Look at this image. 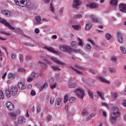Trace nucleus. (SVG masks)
<instances>
[{
	"instance_id": "1",
	"label": "nucleus",
	"mask_w": 126,
	"mask_h": 126,
	"mask_svg": "<svg viewBox=\"0 0 126 126\" xmlns=\"http://www.w3.org/2000/svg\"><path fill=\"white\" fill-rule=\"evenodd\" d=\"M113 112L110 115V123L112 125L116 124L117 122V119L121 116V112L116 106L113 107L112 108Z\"/></svg>"
},
{
	"instance_id": "2",
	"label": "nucleus",
	"mask_w": 126,
	"mask_h": 126,
	"mask_svg": "<svg viewBox=\"0 0 126 126\" xmlns=\"http://www.w3.org/2000/svg\"><path fill=\"white\" fill-rule=\"evenodd\" d=\"M14 1L17 5L22 7H27L31 4V2L28 0H14Z\"/></svg>"
},
{
	"instance_id": "3",
	"label": "nucleus",
	"mask_w": 126,
	"mask_h": 126,
	"mask_svg": "<svg viewBox=\"0 0 126 126\" xmlns=\"http://www.w3.org/2000/svg\"><path fill=\"white\" fill-rule=\"evenodd\" d=\"M85 91L80 87L77 88L75 91V94L80 99H83L84 98V96H85Z\"/></svg>"
},
{
	"instance_id": "4",
	"label": "nucleus",
	"mask_w": 126,
	"mask_h": 126,
	"mask_svg": "<svg viewBox=\"0 0 126 126\" xmlns=\"http://www.w3.org/2000/svg\"><path fill=\"white\" fill-rule=\"evenodd\" d=\"M59 49L62 52H65V53H70V51H71L70 47L63 44L60 45Z\"/></svg>"
},
{
	"instance_id": "5",
	"label": "nucleus",
	"mask_w": 126,
	"mask_h": 126,
	"mask_svg": "<svg viewBox=\"0 0 126 126\" xmlns=\"http://www.w3.org/2000/svg\"><path fill=\"white\" fill-rule=\"evenodd\" d=\"M90 19L94 23H100L101 22V18L94 14H91L90 16Z\"/></svg>"
},
{
	"instance_id": "6",
	"label": "nucleus",
	"mask_w": 126,
	"mask_h": 126,
	"mask_svg": "<svg viewBox=\"0 0 126 126\" xmlns=\"http://www.w3.org/2000/svg\"><path fill=\"white\" fill-rule=\"evenodd\" d=\"M0 23H2V24H3V25H5L6 27H7L8 28H9V29H10L11 30H15V28L10 25V24H9L8 22H7L6 20H5L4 19L0 18Z\"/></svg>"
},
{
	"instance_id": "7",
	"label": "nucleus",
	"mask_w": 126,
	"mask_h": 126,
	"mask_svg": "<svg viewBox=\"0 0 126 126\" xmlns=\"http://www.w3.org/2000/svg\"><path fill=\"white\" fill-rule=\"evenodd\" d=\"M117 40L120 44H123L124 43V38L123 37V34L120 32H117Z\"/></svg>"
},
{
	"instance_id": "8",
	"label": "nucleus",
	"mask_w": 126,
	"mask_h": 126,
	"mask_svg": "<svg viewBox=\"0 0 126 126\" xmlns=\"http://www.w3.org/2000/svg\"><path fill=\"white\" fill-rule=\"evenodd\" d=\"M50 60H51V61L54 62V63H57V64H59L61 65H64V66L66 65V64L64 63L61 62V61H60L57 58L51 57L50 58Z\"/></svg>"
},
{
	"instance_id": "9",
	"label": "nucleus",
	"mask_w": 126,
	"mask_h": 126,
	"mask_svg": "<svg viewBox=\"0 0 126 126\" xmlns=\"http://www.w3.org/2000/svg\"><path fill=\"white\" fill-rule=\"evenodd\" d=\"M62 106H63L62 99L60 98H57L56 100V103L55 104V108H62Z\"/></svg>"
},
{
	"instance_id": "10",
	"label": "nucleus",
	"mask_w": 126,
	"mask_h": 126,
	"mask_svg": "<svg viewBox=\"0 0 126 126\" xmlns=\"http://www.w3.org/2000/svg\"><path fill=\"white\" fill-rule=\"evenodd\" d=\"M17 87L20 90L23 91L26 89V84L23 82H20L17 84Z\"/></svg>"
},
{
	"instance_id": "11",
	"label": "nucleus",
	"mask_w": 126,
	"mask_h": 126,
	"mask_svg": "<svg viewBox=\"0 0 126 126\" xmlns=\"http://www.w3.org/2000/svg\"><path fill=\"white\" fill-rule=\"evenodd\" d=\"M6 107L8 111H13V110H14V105L9 101L6 102Z\"/></svg>"
},
{
	"instance_id": "12",
	"label": "nucleus",
	"mask_w": 126,
	"mask_h": 126,
	"mask_svg": "<svg viewBox=\"0 0 126 126\" xmlns=\"http://www.w3.org/2000/svg\"><path fill=\"white\" fill-rule=\"evenodd\" d=\"M10 90L12 96H15V95H16L18 92V89H17V87H11Z\"/></svg>"
},
{
	"instance_id": "13",
	"label": "nucleus",
	"mask_w": 126,
	"mask_h": 126,
	"mask_svg": "<svg viewBox=\"0 0 126 126\" xmlns=\"http://www.w3.org/2000/svg\"><path fill=\"white\" fill-rule=\"evenodd\" d=\"M119 9L121 12L126 13V4L121 3L119 5Z\"/></svg>"
},
{
	"instance_id": "14",
	"label": "nucleus",
	"mask_w": 126,
	"mask_h": 126,
	"mask_svg": "<svg viewBox=\"0 0 126 126\" xmlns=\"http://www.w3.org/2000/svg\"><path fill=\"white\" fill-rule=\"evenodd\" d=\"M86 7H90V8L93 9V8H97V7H98V4L96 3L91 2L87 4Z\"/></svg>"
},
{
	"instance_id": "15",
	"label": "nucleus",
	"mask_w": 126,
	"mask_h": 126,
	"mask_svg": "<svg viewBox=\"0 0 126 126\" xmlns=\"http://www.w3.org/2000/svg\"><path fill=\"white\" fill-rule=\"evenodd\" d=\"M1 12L3 15H5V16H6L7 17H10V16L12 15V13H11V12L5 10H2Z\"/></svg>"
},
{
	"instance_id": "16",
	"label": "nucleus",
	"mask_w": 126,
	"mask_h": 126,
	"mask_svg": "<svg viewBox=\"0 0 126 126\" xmlns=\"http://www.w3.org/2000/svg\"><path fill=\"white\" fill-rule=\"evenodd\" d=\"M73 6L75 8H77V6L81 4V1L80 0H73Z\"/></svg>"
},
{
	"instance_id": "17",
	"label": "nucleus",
	"mask_w": 126,
	"mask_h": 126,
	"mask_svg": "<svg viewBox=\"0 0 126 126\" xmlns=\"http://www.w3.org/2000/svg\"><path fill=\"white\" fill-rule=\"evenodd\" d=\"M44 49L47 51H49V52H51V53H53V54H56V55H58V53H59L58 51H56L53 47H44Z\"/></svg>"
},
{
	"instance_id": "18",
	"label": "nucleus",
	"mask_w": 126,
	"mask_h": 126,
	"mask_svg": "<svg viewBox=\"0 0 126 126\" xmlns=\"http://www.w3.org/2000/svg\"><path fill=\"white\" fill-rule=\"evenodd\" d=\"M25 122H26V119L22 117H20L18 120V123L19 124H25Z\"/></svg>"
},
{
	"instance_id": "19",
	"label": "nucleus",
	"mask_w": 126,
	"mask_h": 126,
	"mask_svg": "<svg viewBox=\"0 0 126 126\" xmlns=\"http://www.w3.org/2000/svg\"><path fill=\"white\" fill-rule=\"evenodd\" d=\"M98 79L101 81V82H103L104 83H110V81L107 80V79L103 77H99Z\"/></svg>"
},
{
	"instance_id": "20",
	"label": "nucleus",
	"mask_w": 126,
	"mask_h": 126,
	"mask_svg": "<svg viewBox=\"0 0 126 126\" xmlns=\"http://www.w3.org/2000/svg\"><path fill=\"white\" fill-rule=\"evenodd\" d=\"M72 28L75 30H80L81 29V26L80 25H73L72 26Z\"/></svg>"
},
{
	"instance_id": "21",
	"label": "nucleus",
	"mask_w": 126,
	"mask_h": 126,
	"mask_svg": "<svg viewBox=\"0 0 126 126\" xmlns=\"http://www.w3.org/2000/svg\"><path fill=\"white\" fill-rule=\"evenodd\" d=\"M48 88V83H44V85L39 88L40 91L42 92L44 89H47Z\"/></svg>"
},
{
	"instance_id": "22",
	"label": "nucleus",
	"mask_w": 126,
	"mask_h": 126,
	"mask_svg": "<svg viewBox=\"0 0 126 126\" xmlns=\"http://www.w3.org/2000/svg\"><path fill=\"white\" fill-rule=\"evenodd\" d=\"M5 93L6 94L7 97H8V98H10V97L11 96V91H10L9 89H6Z\"/></svg>"
},
{
	"instance_id": "23",
	"label": "nucleus",
	"mask_w": 126,
	"mask_h": 126,
	"mask_svg": "<svg viewBox=\"0 0 126 126\" xmlns=\"http://www.w3.org/2000/svg\"><path fill=\"white\" fill-rule=\"evenodd\" d=\"M110 4L111 5H114L115 6L118 5V0H111L110 1Z\"/></svg>"
},
{
	"instance_id": "24",
	"label": "nucleus",
	"mask_w": 126,
	"mask_h": 126,
	"mask_svg": "<svg viewBox=\"0 0 126 126\" xmlns=\"http://www.w3.org/2000/svg\"><path fill=\"white\" fill-rule=\"evenodd\" d=\"M8 77L9 79H14L15 78V74H13V73H10L8 75Z\"/></svg>"
},
{
	"instance_id": "25",
	"label": "nucleus",
	"mask_w": 126,
	"mask_h": 126,
	"mask_svg": "<svg viewBox=\"0 0 126 126\" xmlns=\"http://www.w3.org/2000/svg\"><path fill=\"white\" fill-rule=\"evenodd\" d=\"M92 28V24H87L85 26V29L86 30H90L91 28Z\"/></svg>"
},
{
	"instance_id": "26",
	"label": "nucleus",
	"mask_w": 126,
	"mask_h": 126,
	"mask_svg": "<svg viewBox=\"0 0 126 126\" xmlns=\"http://www.w3.org/2000/svg\"><path fill=\"white\" fill-rule=\"evenodd\" d=\"M76 87V84L74 83H70L68 84L69 88H75Z\"/></svg>"
},
{
	"instance_id": "27",
	"label": "nucleus",
	"mask_w": 126,
	"mask_h": 126,
	"mask_svg": "<svg viewBox=\"0 0 126 126\" xmlns=\"http://www.w3.org/2000/svg\"><path fill=\"white\" fill-rule=\"evenodd\" d=\"M78 45L79 46H80L81 47H83V40L82 39H80V38L78 37Z\"/></svg>"
},
{
	"instance_id": "28",
	"label": "nucleus",
	"mask_w": 126,
	"mask_h": 126,
	"mask_svg": "<svg viewBox=\"0 0 126 126\" xmlns=\"http://www.w3.org/2000/svg\"><path fill=\"white\" fill-rule=\"evenodd\" d=\"M69 103H75L76 102V98L74 97H71L69 99Z\"/></svg>"
},
{
	"instance_id": "29",
	"label": "nucleus",
	"mask_w": 126,
	"mask_h": 126,
	"mask_svg": "<svg viewBox=\"0 0 126 126\" xmlns=\"http://www.w3.org/2000/svg\"><path fill=\"white\" fill-rule=\"evenodd\" d=\"M96 93H97V94L100 97V99H102V100H105V98H104V96H103V94H102V93L97 91L96 92Z\"/></svg>"
},
{
	"instance_id": "30",
	"label": "nucleus",
	"mask_w": 126,
	"mask_h": 126,
	"mask_svg": "<svg viewBox=\"0 0 126 126\" xmlns=\"http://www.w3.org/2000/svg\"><path fill=\"white\" fill-rule=\"evenodd\" d=\"M86 50L88 52L90 51V50H91V45H90V43H88V44H86Z\"/></svg>"
},
{
	"instance_id": "31",
	"label": "nucleus",
	"mask_w": 126,
	"mask_h": 126,
	"mask_svg": "<svg viewBox=\"0 0 126 126\" xmlns=\"http://www.w3.org/2000/svg\"><path fill=\"white\" fill-rule=\"evenodd\" d=\"M9 116L11 119H12V120H14V119L16 118V115L13 113H10L9 114Z\"/></svg>"
},
{
	"instance_id": "32",
	"label": "nucleus",
	"mask_w": 126,
	"mask_h": 126,
	"mask_svg": "<svg viewBox=\"0 0 126 126\" xmlns=\"http://www.w3.org/2000/svg\"><path fill=\"white\" fill-rule=\"evenodd\" d=\"M51 68L52 69H53V70H56L58 71H60L61 70V69L59 68L57 66H52L51 67Z\"/></svg>"
},
{
	"instance_id": "33",
	"label": "nucleus",
	"mask_w": 126,
	"mask_h": 126,
	"mask_svg": "<svg viewBox=\"0 0 126 126\" xmlns=\"http://www.w3.org/2000/svg\"><path fill=\"white\" fill-rule=\"evenodd\" d=\"M35 20H36V22H37V23H40L41 22V17L39 16H36L35 17Z\"/></svg>"
},
{
	"instance_id": "34",
	"label": "nucleus",
	"mask_w": 126,
	"mask_h": 126,
	"mask_svg": "<svg viewBox=\"0 0 126 126\" xmlns=\"http://www.w3.org/2000/svg\"><path fill=\"white\" fill-rule=\"evenodd\" d=\"M120 49L121 50V52L123 53V54H126V48L124 47H120Z\"/></svg>"
},
{
	"instance_id": "35",
	"label": "nucleus",
	"mask_w": 126,
	"mask_h": 126,
	"mask_svg": "<svg viewBox=\"0 0 126 126\" xmlns=\"http://www.w3.org/2000/svg\"><path fill=\"white\" fill-rule=\"evenodd\" d=\"M51 89H55L57 86V83H54L50 85Z\"/></svg>"
},
{
	"instance_id": "36",
	"label": "nucleus",
	"mask_w": 126,
	"mask_h": 126,
	"mask_svg": "<svg viewBox=\"0 0 126 126\" xmlns=\"http://www.w3.org/2000/svg\"><path fill=\"white\" fill-rule=\"evenodd\" d=\"M88 93L89 94V97H90V98H91L92 99H93V93H92V92L88 90Z\"/></svg>"
},
{
	"instance_id": "37",
	"label": "nucleus",
	"mask_w": 126,
	"mask_h": 126,
	"mask_svg": "<svg viewBox=\"0 0 126 126\" xmlns=\"http://www.w3.org/2000/svg\"><path fill=\"white\" fill-rule=\"evenodd\" d=\"M112 38V35L109 33H106L105 34V39H107V40H110Z\"/></svg>"
},
{
	"instance_id": "38",
	"label": "nucleus",
	"mask_w": 126,
	"mask_h": 126,
	"mask_svg": "<svg viewBox=\"0 0 126 126\" xmlns=\"http://www.w3.org/2000/svg\"><path fill=\"white\" fill-rule=\"evenodd\" d=\"M70 68H71V69H73V70L75 71L76 72V73H78V74H82V72H81V71H79L76 70V69H75L72 66H71Z\"/></svg>"
},
{
	"instance_id": "39",
	"label": "nucleus",
	"mask_w": 126,
	"mask_h": 126,
	"mask_svg": "<svg viewBox=\"0 0 126 126\" xmlns=\"http://www.w3.org/2000/svg\"><path fill=\"white\" fill-rule=\"evenodd\" d=\"M89 72L93 74H95L96 73V70H94V69L91 68L89 69Z\"/></svg>"
},
{
	"instance_id": "40",
	"label": "nucleus",
	"mask_w": 126,
	"mask_h": 126,
	"mask_svg": "<svg viewBox=\"0 0 126 126\" xmlns=\"http://www.w3.org/2000/svg\"><path fill=\"white\" fill-rule=\"evenodd\" d=\"M109 71L111 72V73H112L114 74V73H116V69L113 67H111L109 68Z\"/></svg>"
},
{
	"instance_id": "41",
	"label": "nucleus",
	"mask_w": 126,
	"mask_h": 126,
	"mask_svg": "<svg viewBox=\"0 0 126 126\" xmlns=\"http://www.w3.org/2000/svg\"><path fill=\"white\" fill-rule=\"evenodd\" d=\"M55 102V98L51 97L50 99V105H53Z\"/></svg>"
},
{
	"instance_id": "42",
	"label": "nucleus",
	"mask_w": 126,
	"mask_h": 126,
	"mask_svg": "<svg viewBox=\"0 0 126 126\" xmlns=\"http://www.w3.org/2000/svg\"><path fill=\"white\" fill-rule=\"evenodd\" d=\"M32 78H37V77H38V74L35 73V72H32Z\"/></svg>"
},
{
	"instance_id": "43",
	"label": "nucleus",
	"mask_w": 126,
	"mask_h": 126,
	"mask_svg": "<svg viewBox=\"0 0 126 126\" xmlns=\"http://www.w3.org/2000/svg\"><path fill=\"white\" fill-rule=\"evenodd\" d=\"M67 101H68V96H67V95H65L64 96V100H63L64 104L66 103Z\"/></svg>"
},
{
	"instance_id": "44",
	"label": "nucleus",
	"mask_w": 126,
	"mask_h": 126,
	"mask_svg": "<svg viewBox=\"0 0 126 126\" xmlns=\"http://www.w3.org/2000/svg\"><path fill=\"white\" fill-rule=\"evenodd\" d=\"M82 116L84 117V116H86V115L88 114V112L86 110H83L82 112Z\"/></svg>"
},
{
	"instance_id": "45",
	"label": "nucleus",
	"mask_w": 126,
	"mask_h": 126,
	"mask_svg": "<svg viewBox=\"0 0 126 126\" xmlns=\"http://www.w3.org/2000/svg\"><path fill=\"white\" fill-rule=\"evenodd\" d=\"M4 98V95H3V93L2 91L0 90V100H2Z\"/></svg>"
},
{
	"instance_id": "46",
	"label": "nucleus",
	"mask_w": 126,
	"mask_h": 126,
	"mask_svg": "<svg viewBox=\"0 0 126 126\" xmlns=\"http://www.w3.org/2000/svg\"><path fill=\"white\" fill-rule=\"evenodd\" d=\"M111 62H112V63H117V58L116 57L113 56L111 58Z\"/></svg>"
},
{
	"instance_id": "47",
	"label": "nucleus",
	"mask_w": 126,
	"mask_h": 126,
	"mask_svg": "<svg viewBox=\"0 0 126 126\" xmlns=\"http://www.w3.org/2000/svg\"><path fill=\"white\" fill-rule=\"evenodd\" d=\"M19 59L21 63H23V55L20 54Z\"/></svg>"
},
{
	"instance_id": "48",
	"label": "nucleus",
	"mask_w": 126,
	"mask_h": 126,
	"mask_svg": "<svg viewBox=\"0 0 126 126\" xmlns=\"http://www.w3.org/2000/svg\"><path fill=\"white\" fill-rule=\"evenodd\" d=\"M74 18H82V15L81 14H78L77 15H75L73 16Z\"/></svg>"
},
{
	"instance_id": "49",
	"label": "nucleus",
	"mask_w": 126,
	"mask_h": 126,
	"mask_svg": "<svg viewBox=\"0 0 126 126\" xmlns=\"http://www.w3.org/2000/svg\"><path fill=\"white\" fill-rule=\"evenodd\" d=\"M40 112H41V107L38 105L36 107V113L37 114H39Z\"/></svg>"
},
{
	"instance_id": "50",
	"label": "nucleus",
	"mask_w": 126,
	"mask_h": 126,
	"mask_svg": "<svg viewBox=\"0 0 126 126\" xmlns=\"http://www.w3.org/2000/svg\"><path fill=\"white\" fill-rule=\"evenodd\" d=\"M33 79H34L32 77H29L27 79V81L28 82H31V81H33Z\"/></svg>"
},
{
	"instance_id": "51",
	"label": "nucleus",
	"mask_w": 126,
	"mask_h": 126,
	"mask_svg": "<svg viewBox=\"0 0 126 126\" xmlns=\"http://www.w3.org/2000/svg\"><path fill=\"white\" fill-rule=\"evenodd\" d=\"M71 45L72 47H75L77 45V43L75 41H72L71 43Z\"/></svg>"
},
{
	"instance_id": "52",
	"label": "nucleus",
	"mask_w": 126,
	"mask_h": 126,
	"mask_svg": "<svg viewBox=\"0 0 126 126\" xmlns=\"http://www.w3.org/2000/svg\"><path fill=\"white\" fill-rule=\"evenodd\" d=\"M19 72H25L26 70L24 69V68H20L18 69Z\"/></svg>"
},
{
	"instance_id": "53",
	"label": "nucleus",
	"mask_w": 126,
	"mask_h": 126,
	"mask_svg": "<svg viewBox=\"0 0 126 126\" xmlns=\"http://www.w3.org/2000/svg\"><path fill=\"white\" fill-rule=\"evenodd\" d=\"M51 116H47L46 117V119H47L46 122H47V123H49V122H51Z\"/></svg>"
},
{
	"instance_id": "54",
	"label": "nucleus",
	"mask_w": 126,
	"mask_h": 126,
	"mask_svg": "<svg viewBox=\"0 0 126 126\" xmlns=\"http://www.w3.org/2000/svg\"><path fill=\"white\" fill-rule=\"evenodd\" d=\"M44 62H45V63H48V64H51L52 63H51V62L49 61L47 59H44L43 60Z\"/></svg>"
},
{
	"instance_id": "55",
	"label": "nucleus",
	"mask_w": 126,
	"mask_h": 126,
	"mask_svg": "<svg viewBox=\"0 0 126 126\" xmlns=\"http://www.w3.org/2000/svg\"><path fill=\"white\" fill-rule=\"evenodd\" d=\"M24 45H25V46H28L29 47H32V44H30V43H29L28 42L24 43Z\"/></svg>"
},
{
	"instance_id": "56",
	"label": "nucleus",
	"mask_w": 126,
	"mask_h": 126,
	"mask_svg": "<svg viewBox=\"0 0 126 126\" xmlns=\"http://www.w3.org/2000/svg\"><path fill=\"white\" fill-rule=\"evenodd\" d=\"M75 66L76 68H78V69H82V67H81V66H79L78 64H75Z\"/></svg>"
},
{
	"instance_id": "57",
	"label": "nucleus",
	"mask_w": 126,
	"mask_h": 126,
	"mask_svg": "<svg viewBox=\"0 0 126 126\" xmlns=\"http://www.w3.org/2000/svg\"><path fill=\"white\" fill-rule=\"evenodd\" d=\"M31 93L32 96H35V95H36V92H35L34 90H32L31 92Z\"/></svg>"
},
{
	"instance_id": "58",
	"label": "nucleus",
	"mask_w": 126,
	"mask_h": 126,
	"mask_svg": "<svg viewBox=\"0 0 126 126\" xmlns=\"http://www.w3.org/2000/svg\"><path fill=\"white\" fill-rule=\"evenodd\" d=\"M0 33L1 34H4L5 35H9V34L4 32V31H0Z\"/></svg>"
},
{
	"instance_id": "59",
	"label": "nucleus",
	"mask_w": 126,
	"mask_h": 126,
	"mask_svg": "<svg viewBox=\"0 0 126 126\" xmlns=\"http://www.w3.org/2000/svg\"><path fill=\"white\" fill-rule=\"evenodd\" d=\"M122 105H123V106H124V107H126V99L123 100Z\"/></svg>"
},
{
	"instance_id": "60",
	"label": "nucleus",
	"mask_w": 126,
	"mask_h": 126,
	"mask_svg": "<svg viewBox=\"0 0 126 126\" xmlns=\"http://www.w3.org/2000/svg\"><path fill=\"white\" fill-rule=\"evenodd\" d=\"M49 82L50 83V84H54V78H51L50 80H49Z\"/></svg>"
},
{
	"instance_id": "61",
	"label": "nucleus",
	"mask_w": 126,
	"mask_h": 126,
	"mask_svg": "<svg viewBox=\"0 0 126 126\" xmlns=\"http://www.w3.org/2000/svg\"><path fill=\"white\" fill-rule=\"evenodd\" d=\"M15 58H16V56H15V55L14 54H13L11 55V59H12V60H15Z\"/></svg>"
},
{
	"instance_id": "62",
	"label": "nucleus",
	"mask_w": 126,
	"mask_h": 126,
	"mask_svg": "<svg viewBox=\"0 0 126 126\" xmlns=\"http://www.w3.org/2000/svg\"><path fill=\"white\" fill-rule=\"evenodd\" d=\"M113 97L114 99H117L118 97V94L114 93V94H113Z\"/></svg>"
},
{
	"instance_id": "63",
	"label": "nucleus",
	"mask_w": 126,
	"mask_h": 126,
	"mask_svg": "<svg viewBox=\"0 0 126 126\" xmlns=\"http://www.w3.org/2000/svg\"><path fill=\"white\" fill-rule=\"evenodd\" d=\"M15 32L17 33H19V32H20V31H21V30H20V29H16L15 30Z\"/></svg>"
},
{
	"instance_id": "64",
	"label": "nucleus",
	"mask_w": 126,
	"mask_h": 126,
	"mask_svg": "<svg viewBox=\"0 0 126 126\" xmlns=\"http://www.w3.org/2000/svg\"><path fill=\"white\" fill-rule=\"evenodd\" d=\"M88 42H90L91 44H93V45H94V41H93V40H92L91 39H88Z\"/></svg>"
}]
</instances>
